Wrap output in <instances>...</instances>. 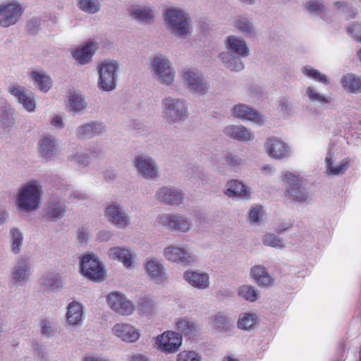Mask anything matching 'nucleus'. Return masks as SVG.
Listing matches in <instances>:
<instances>
[{"label": "nucleus", "mask_w": 361, "mask_h": 361, "mask_svg": "<svg viewBox=\"0 0 361 361\" xmlns=\"http://www.w3.org/2000/svg\"><path fill=\"white\" fill-rule=\"evenodd\" d=\"M164 23L172 35L185 39L191 35L192 20L189 14L180 7H170L164 13Z\"/></svg>", "instance_id": "nucleus-1"}, {"label": "nucleus", "mask_w": 361, "mask_h": 361, "mask_svg": "<svg viewBox=\"0 0 361 361\" xmlns=\"http://www.w3.org/2000/svg\"><path fill=\"white\" fill-rule=\"evenodd\" d=\"M149 70L153 79L159 84L171 87L176 80V73L171 59L165 54L157 53L152 56Z\"/></svg>", "instance_id": "nucleus-2"}, {"label": "nucleus", "mask_w": 361, "mask_h": 361, "mask_svg": "<svg viewBox=\"0 0 361 361\" xmlns=\"http://www.w3.org/2000/svg\"><path fill=\"white\" fill-rule=\"evenodd\" d=\"M41 195V186L37 181H30L23 185L16 197L18 210L30 212L36 209L39 204Z\"/></svg>", "instance_id": "nucleus-3"}, {"label": "nucleus", "mask_w": 361, "mask_h": 361, "mask_svg": "<svg viewBox=\"0 0 361 361\" xmlns=\"http://www.w3.org/2000/svg\"><path fill=\"white\" fill-rule=\"evenodd\" d=\"M163 117L169 123H178L188 117V103L183 98L169 95L161 102Z\"/></svg>", "instance_id": "nucleus-4"}, {"label": "nucleus", "mask_w": 361, "mask_h": 361, "mask_svg": "<svg viewBox=\"0 0 361 361\" xmlns=\"http://www.w3.org/2000/svg\"><path fill=\"white\" fill-rule=\"evenodd\" d=\"M282 181L286 188V195L296 204H308L312 200L309 191L302 186L300 176L295 173L286 171Z\"/></svg>", "instance_id": "nucleus-5"}, {"label": "nucleus", "mask_w": 361, "mask_h": 361, "mask_svg": "<svg viewBox=\"0 0 361 361\" xmlns=\"http://www.w3.org/2000/svg\"><path fill=\"white\" fill-rule=\"evenodd\" d=\"M119 68L120 64L116 60L106 59L102 61L97 67V87L104 92L114 90L117 86Z\"/></svg>", "instance_id": "nucleus-6"}, {"label": "nucleus", "mask_w": 361, "mask_h": 361, "mask_svg": "<svg viewBox=\"0 0 361 361\" xmlns=\"http://www.w3.org/2000/svg\"><path fill=\"white\" fill-rule=\"evenodd\" d=\"M180 78L190 94L203 96L209 92V82L200 70L193 68H184L181 71Z\"/></svg>", "instance_id": "nucleus-7"}, {"label": "nucleus", "mask_w": 361, "mask_h": 361, "mask_svg": "<svg viewBox=\"0 0 361 361\" xmlns=\"http://www.w3.org/2000/svg\"><path fill=\"white\" fill-rule=\"evenodd\" d=\"M158 225L171 231L185 233L193 228L192 220L188 216L180 213H164L157 218Z\"/></svg>", "instance_id": "nucleus-8"}, {"label": "nucleus", "mask_w": 361, "mask_h": 361, "mask_svg": "<svg viewBox=\"0 0 361 361\" xmlns=\"http://www.w3.org/2000/svg\"><path fill=\"white\" fill-rule=\"evenodd\" d=\"M153 346L159 352L170 355L177 353L183 343L182 334L174 331H166L154 337Z\"/></svg>", "instance_id": "nucleus-9"}, {"label": "nucleus", "mask_w": 361, "mask_h": 361, "mask_svg": "<svg viewBox=\"0 0 361 361\" xmlns=\"http://www.w3.org/2000/svg\"><path fill=\"white\" fill-rule=\"evenodd\" d=\"M133 165L138 176L147 180H157L160 178V170L156 160L147 154L135 157Z\"/></svg>", "instance_id": "nucleus-10"}, {"label": "nucleus", "mask_w": 361, "mask_h": 361, "mask_svg": "<svg viewBox=\"0 0 361 361\" xmlns=\"http://www.w3.org/2000/svg\"><path fill=\"white\" fill-rule=\"evenodd\" d=\"M82 274L94 281L104 280V267L98 257L92 253L84 255L80 260Z\"/></svg>", "instance_id": "nucleus-11"}, {"label": "nucleus", "mask_w": 361, "mask_h": 361, "mask_svg": "<svg viewBox=\"0 0 361 361\" xmlns=\"http://www.w3.org/2000/svg\"><path fill=\"white\" fill-rule=\"evenodd\" d=\"M143 269L147 277L154 284L163 285L169 281L165 265L160 259L148 257L143 264Z\"/></svg>", "instance_id": "nucleus-12"}, {"label": "nucleus", "mask_w": 361, "mask_h": 361, "mask_svg": "<svg viewBox=\"0 0 361 361\" xmlns=\"http://www.w3.org/2000/svg\"><path fill=\"white\" fill-rule=\"evenodd\" d=\"M106 221L111 226L125 229L131 224V218L123 207L118 202H112L104 210Z\"/></svg>", "instance_id": "nucleus-13"}, {"label": "nucleus", "mask_w": 361, "mask_h": 361, "mask_svg": "<svg viewBox=\"0 0 361 361\" xmlns=\"http://www.w3.org/2000/svg\"><path fill=\"white\" fill-rule=\"evenodd\" d=\"M106 303L111 310L121 316H130L135 310V305L124 293L113 291L106 295Z\"/></svg>", "instance_id": "nucleus-14"}, {"label": "nucleus", "mask_w": 361, "mask_h": 361, "mask_svg": "<svg viewBox=\"0 0 361 361\" xmlns=\"http://www.w3.org/2000/svg\"><path fill=\"white\" fill-rule=\"evenodd\" d=\"M32 264L28 259L20 257L12 267L9 276V282L13 286H24L32 276Z\"/></svg>", "instance_id": "nucleus-15"}, {"label": "nucleus", "mask_w": 361, "mask_h": 361, "mask_svg": "<svg viewBox=\"0 0 361 361\" xmlns=\"http://www.w3.org/2000/svg\"><path fill=\"white\" fill-rule=\"evenodd\" d=\"M24 12L23 5L13 1L0 5V27H8L16 25L21 18Z\"/></svg>", "instance_id": "nucleus-16"}, {"label": "nucleus", "mask_w": 361, "mask_h": 361, "mask_svg": "<svg viewBox=\"0 0 361 361\" xmlns=\"http://www.w3.org/2000/svg\"><path fill=\"white\" fill-rule=\"evenodd\" d=\"M166 260L178 264L190 265L196 261V257L184 247L170 245L163 250Z\"/></svg>", "instance_id": "nucleus-17"}, {"label": "nucleus", "mask_w": 361, "mask_h": 361, "mask_svg": "<svg viewBox=\"0 0 361 361\" xmlns=\"http://www.w3.org/2000/svg\"><path fill=\"white\" fill-rule=\"evenodd\" d=\"M231 114L233 118L250 121L259 126L264 125L266 122L264 115L245 104L234 105L231 109Z\"/></svg>", "instance_id": "nucleus-18"}, {"label": "nucleus", "mask_w": 361, "mask_h": 361, "mask_svg": "<svg viewBox=\"0 0 361 361\" xmlns=\"http://www.w3.org/2000/svg\"><path fill=\"white\" fill-rule=\"evenodd\" d=\"M156 200L168 206H179L183 203L184 193L181 189L173 186H162L155 192Z\"/></svg>", "instance_id": "nucleus-19"}, {"label": "nucleus", "mask_w": 361, "mask_h": 361, "mask_svg": "<svg viewBox=\"0 0 361 361\" xmlns=\"http://www.w3.org/2000/svg\"><path fill=\"white\" fill-rule=\"evenodd\" d=\"M264 147L267 154L276 160L288 158L291 154V148L289 145L276 137L267 139Z\"/></svg>", "instance_id": "nucleus-20"}, {"label": "nucleus", "mask_w": 361, "mask_h": 361, "mask_svg": "<svg viewBox=\"0 0 361 361\" xmlns=\"http://www.w3.org/2000/svg\"><path fill=\"white\" fill-rule=\"evenodd\" d=\"M107 256L111 260H117L122 263L127 269H133L136 263V253L126 246L110 247L107 252Z\"/></svg>", "instance_id": "nucleus-21"}, {"label": "nucleus", "mask_w": 361, "mask_h": 361, "mask_svg": "<svg viewBox=\"0 0 361 361\" xmlns=\"http://www.w3.org/2000/svg\"><path fill=\"white\" fill-rule=\"evenodd\" d=\"M111 331L114 336L126 343L136 342L141 336L140 330L127 322L116 323Z\"/></svg>", "instance_id": "nucleus-22"}, {"label": "nucleus", "mask_w": 361, "mask_h": 361, "mask_svg": "<svg viewBox=\"0 0 361 361\" xmlns=\"http://www.w3.org/2000/svg\"><path fill=\"white\" fill-rule=\"evenodd\" d=\"M183 280L197 290H206L210 286L209 274L200 269H188L183 274Z\"/></svg>", "instance_id": "nucleus-23"}, {"label": "nucleus", "mask_w": 361, "mask_h": 361, "mask_svg": "<svg viewBox=\"0 0 361 361\" xmlns=\"http://www.w3.org/2000/svg\"><path fill=\"white\" fill-rule=\"evenodd\" d=\"M9 92L17 99L24 109L33 112L37 107L35 94L24 87L16 85L9 89Z\"/></svg>", "instance_id": "nucleus-24"}, {"label": "nucleus", "mask_w": 361, "mask_h": 361, "mask_svg": "<svg viewBox=\"0 0 361 361\" xmlns=\"http://www.w3.org/2000/svg\"><path fill=\"white\" fill-rule=\"evenodd\" d=\"M209 325L215 333L221 335H231L234 326L230 319L223 312H217L209 317Z\"/></svg>", "instance_id": "nucleus-25"}, {"label": "nucleus", "mask_w": 361, "mask_h": 361, "mask_svg": "<svg viewBox=\"0 0 361 361\" xmlns=\"http://www.w3.org/2000/svg\"><path fill=\"white\" fill-rule=\"evenodd\" d=\"M85 312L83 305L77 301L70 302L66 307V322L71 327L80 326L85 318Z\"/></svg>", "instance_id": "nucleus-26"}, {"label": "nucleus", "mask_w": 361, "mask_h": 361, "mask_svg": "<svg viewBox=\"0 0 361 361\" xmlns=\"http://www.w3.org/2000/svg\"><path fill=\"white\" fill-rule=\"evenodd\" d=\"M224 47L228 52L245 58L250 55V48L246 41L240 36L229 35L224 40Z\"/></svg>", "instance_id": "nucleus-27"}, {"label": "nucleus", "mask_w": 361, "mask_h": 361, "mask_svg": "<svg viewBox=\"0 0 361 361\" xmlns=\"http://www.w3.org/2000/svg\"><path fill=\"white\" fill-rule=\"evenodd\" d=\"M251 189L243 182L235 179L228 180L226 184L225 195L231 198L250 200Z\"/></svg>", "instance_id": "nucleus-28"}, {"label": "nucleus", "mask_w": 361, "mask_h": 361, "mask_svg": "<svg viewBox=\"0 0 361 361\" xmlns=\"http://www.w3.org/2000/svg\"><path fill=\"white\" fill-rule=\"evenodd\" d=\"M224 133L239 142H248L255 139V133L252 130L243 125H229L224 128Z\"/></svg>", "instance_id": "nucleus-29"}, {"label": "nucleus", "mask_w": 361, "mask_h": 361, "mask_svg": "<svg viewBox=\"0 0 361 361\" xmlns=\"http://www.w3.org/2000/svg\"><path fill=\"white\" fill-rule=\"evenodd\" d=\"M232 25L247 37H255L258 34L252 19L245 14L235 16L232 20Z\"/></svg>", "instance_id": "nucleus-30"}, {"label": "nucleus", "mask_w": 361, "mask_h": 361, "mask_svg": "<svg viewBox=\"0 0 361 361\" xmlns=\"http://www.w3.org/2000/svg\"><path fill=\"white\" fill-rule=\"evenodd\" d=\"M350 167L348 159H343L340 162L336 163L334 156L331 152H328L325 157V168L327 175L340 176L345 173Z\"/></svg>", "instance_id": "nucleus-31"}, {"label": "nucleus", "mask_w": 361, "mask_h": 361, "mask_svg": "<svg viewBox=\"0 0 361 361\" xmlns=\"http://www.w3.org/2000/svg\"><path fill=\"white\" fill-rule=\"evenodd\" d=\"M38 152L41 157L49 160L57 154L56 140L54 137H43L38 143Z\"/></svg>", "instance_id": "nucleus-32"}, {"label": "nucleus", "mask_w": 361, "mask_h": 361, "mask_svg": "<svg viewBox=\"0 0 361 361\" xmlns=\"http://www.w3.org/2000/svg\"><path fill=\"white\" fill-rule=\"evenodd\" d=\"M104 131V126L102 123L91 121L79 126L76 129V135L80 137H93Z\"/></svg>", "instance_id": "nucleus-33"}, {"label": "nucleus", "mask_w": 361, "mask_h": 361, "mask_svg": "<svg viewBox=\"0 0 361 361\" xmlns=\"http://www.w3.org/2000/svg\"><path fill=\"white\" fill-rule=\"evenodd\" d=\"M250 276L259 286L268 287L272 286L274 283V279L263 266L255 265L252 267Z\"/></svg>", "instance_id": "nucleus-34"}, {"label": "nucleus", "mask_w": 361, "mask_h": 361, "mask_svg": "<svg viewBox=\"0 0 361 361\" xmlns=\"http://www.w3.org/2000/svg\"><path fill=\"white\" fill-rule=\"evenodd\" d=\"M87 105L85 97L82 94L73 92L68 98L66 109L68 111L81 114L85 111Z\"/></svg>", "instance_id": "nucleus-35"}, {"label": "nucleus", "mask_w": 361, "mask_h": 361, "mask_svg": "<svg viewBox=\"0 0 361 361\" xmlns=\"http://www.w3.org/2000/svg\"><path fill=\"white\" fill-rule=\"evenodd\" d=\"M340 83L348 93L358 94L361 92V78L353 73H346L343 75L340 80Z\"/></svg>", "instance_id": "nucleus-36"}, {"label": "nucleus", "mask_w": 361, "mask_h": 361, "mask_svg": "<svg viewBox=\"0 0 361 361\" xmlns=\"http://www.w3.org/2000/svg\"><path fill=\"white\" fill-rule=\"evenodd\" d=\"M223 65L228 69L235 72L243 70L245 66L241 60V56L234 55L231 52H222L219 54Z\"/></svg>", "instance_id": "nucleus-37"}, {"label": "nucleus", "mask_w": 361, "mask_h": 361, "mask_svg": "<svg viewBox=\"0 0 361 361\" xmlns=\"http://www.w3.org/2000/svg\"><path fill=\"white\" fill-rule=\"evenodd\" d=\"M96 45L94 43H89L81 47L73 50L72 55L73 58L80 64L87 63L92 59Z\"/></svg>", "instance_id": "nucleus-38"}, {"label": "nucleus", "mask_w": 361, "mask_h": 361, "mask_svg": "<svg viewBox=\"0 0 361 361\" xmlns=\"http://www.w3.org/2000/svg\"><path fill=\"white\" fill-rule=\"evenodd\" d=\"M10 248L12 253L18 255L21 252L24 235L22 231L17 227H12L8 233Z\"/></svg>", "instance_id": "nucleus-39"}, {"label": "nucleus", "mask_w": 361, "mask_h": 361, "mask_svg": "<svg viewBox=\"0 0 361 361\" xmlns=\"http://www.w3.org/2000/svg\"><path fill=\"white\" fill-rule=\"evenodd\" d=\"M66 212L65 203L61 200H52L47 207V216L51 221L62 219Z\"/></svg>", "instance_id": "nucleus-40"}, {"label": "nucleus", "mask_w": 361, "mask_h": 361, "mask_svg": "<svg viewBox=\"0 0 361 361\" xmlns=\"http://www.w3.org/2000/svg\"><path fill=\"white\" fill-rule=\"evenodd\" d=\"M41 284L52 291H59L63 287V279L59 274L48 273L42 278Z\"/></svg>", "instance_id": "nucleus-41"}, {"label": "nucleus", "mask_w": 361, "mask_h": 361, "mask_svg": "<svg viewBox=\"0 0 361 361\" xmlns=\"http://www.w3.org/2000/svg\"><path fill=\"white\" fill-rule=\"evenodd\" d=\"M30 78L43 92H48L52 85L51 78L44 72L32 71L30 73Z\"/></svg>", "instance_id": "nucleus-42"}, {"label": "nucleus", "mask_w": 361, "mask_h": 361, "mask_svg": "<svg viewBox=\"0 0 361 361\" xmlns=\"http://www.w3.org/2000/svg\"><path fill=\"white\" fill-rule=\"evenodd\" d=\"M139 310L145 314H152L157 309V303L154 298L148 295L140 296L137 301Z\"/></svg>", "instance_id": "nucleus-43"}, {"label": "nucleus", "mask_w": 361, "mask_h": 361, "mask_svg": "<svg viewBox=\"0 0 361 361\" xmlns=\"http://www.w3.org/2000/svg\"><path fill=\"white\" fill-rule=\"evenodd\" d=\"M301 71L305 77L317 82L325 85L330 84V79L327 77L326 75L322 73L319 71L309 65L303 66L301 69Z\"/></svg>", "instance_id": "nucleus-44"}, {"label": "nucleus", "mask_w": 361, "mask_h": 361, "mask_svg": "<svg viewBox=\"0 0 361 361\" xmlns=\"http://www.w3.org/2000/svg\"><path fill=\"white\" fill-rule=\"evenodd\" d=\"M257 324V316L252 313H242L239 315L237 326L244 331L252 330Z\"/></svg>", "instance_id": "nucleus-45"}, {"label": "nucleus", "mask_w": 361, "mask_h": 361, "mask_svg": "<svg viewBox=\"0 0 361 361\" xmlns=\"http://www.w3.org/2000/svg\"><path fill=\"white\" fill-rule=\"evenodd\" d=\"M305 95L312 103L319 104L329 103L328 98L321 93L314 85L307 86L305 88Z\"/></svg>", "instance_id": "nucleus-46"}, {"label": "nucleus", "mask_w": 361, "mask_h": 361, "mask_svg": "<svg viewBox=\"0 0 361 361\" xmlns=\"http://www.w3.org/2000/svg\"><path fill=\"white\" fill-rule=\"evenodd\" d=\"M238 295L250 302H255L259 298V293L257 290L250 284H244L238 287L237 290Z\"/></svg>", "instance_id": "nucleus-47"}, {"label": "nucleus", "mask_w": 361, "mask_h": 361, "mask_svg": "<svg viewBox=\"0 0 361 361\" xmlns=\"http://www.w3.org/2000/svg\"><path fill=\"white\" fill-rule=\"evenodd\" d=\"M176 329L184 336L192 335L195 331V325L185 317L178 318L175 322Z\"/></svg>", "instance_id": "nucleus-48"}, {"label": "nucleus", "mask_w": 361, "mask_h": 361, "mask_svg": "<svg viewBox=\"0 0 361 361\" xmlns=\"http://www.w3.org/2000/svg\"><path fill=\"white\" fill-rule=\"evenodd\" d=\"M132 16L138 21L144 23H149L154 17L153 10L149 6L134 9Z\"/></svg>", "instance_id": "nucleus-49"}, {"label": "nucleus", "mask_w": 361, "mask_h": 361, "mask_svg": "<svg viewBox=\"0 0 361 361\" xmlns=\"http://www.w3.org/2000/svg\"><path fill=\"white\" fill-rule=\"evenodd\" d=\"M264 245L269 246L276 249H283L286 247V241L279 235L274 233H267L262 238Z\"/></svg>", "instance_id": "nucleus-50"}, {"label": "nucleus", "mask_w": 361, "mask_h": 361, "mask_svg": "<svg viewBox=\"0 0 361 361\" xmlns=\"http://www.w3.org/2000/svg\"><path fill=\"white\" fill-rule=\"evenodd\" d=\"M65 196H67L71 202L73 204H81L89 198L86 193L74 190L69 186L66 187Z\"/></svg>", "instance_id": "nucleus-51"}, {"label": "nucleus", "mask_w": 361, "mask_h": 361, "mask_svg": "<svg viewBox=\"0 0 361 361\" xmlns=\"http://www.w3.org/2000/svg\"><path fill=\"white\" fill-rule=\"evenodd\" d=\"M78 7L82 11L90 14L97 13L101 8L99 0H79Z\"/></svg>", "instance_id": "nucleus-52"}, {"label": "nucleus", "mask_w": 361, "mask_h": 361, "mask_svg": "<svg viewBox=\"0 0 361 361\" xmlns=\"http://www.w3.org/2000/svg\"><path fill=\"white\" fill-rule=\"evenodd\" d=\"M40 334L46 337L49 338L54 334V322L48 318H43L39 322Z\"/></svg>", "instance_id": "nucleus-53"}, {"label": "nucleus", "mask_w": 361, "mask_h": 361, "mask_svg": "<svg viewBox=\"0 0 361 361\" xmlns=\"http://www.w3.org/2000/svg\"><path fill=\"white\" fill-rule=\"evenodd\" d=\"M176 361H202V356L193 350H183L176 355Z\"/></svg>", "instance_id": "nucleus-54"}, {"label": "nucleus", "mask_w": 361, "mask_h": 361, "mask_svg": "<svg viewBox=\"0 0 361 361\" xmlns=\"http://www.w3.org/2000/svg\"><path fill=\"white\" fill-rule=\"evenodd\" d=\"M34 355L38 361H47L49 358L48 351L45 346L39 342L32 344Z\"/></svg>", "instance_id": "nucleus-55"}, {"label": "nucleus", "mask_w": 361, "mask_h": 361, "mask_svg": "<svg viewBox=\"0 0 361 361\" xmlns=\"http://www.w3.org/2000/svg\"><path fill=\"white\" fill-rule=\"evenodd\" d=\"M263 208L260 205L252 206L249 212L250 221L255 225H258L262 221L263 216Z\"/></svg>", "instance_id": "nucleus-56"}, {"label": "nucleus", "mask_w": 361, "mask_h": 361, "mask_svg": "<svg viewBox=\"0 0 361 361\" xmlns=\"http://www.w3.org/2000/svg\"><path fill=\"white\" fill-rule=\"evenodd\" d=\"M305 8L307 12L319 15L324 10V6L317 0H310L305 4Z\"/></svg>", "instance_id": "nucleus-57"}, {"label": "nucleus", "mask_w": 361, "mask_h": 361, "mask_svg": "<svg viewBox=\"0 0 361 361\" xmlns=\"http://www.w3.org/2000/svg\"><path fill=\"white\" fill-rule=\"evenodd\" d=\"M224 160L228 166L232 168L239 166L243 162V159L239 155L230 152L225 154Z\"/></svg>", "instance_id": "nucleus-58"}, {"label": "nucleus", "mask_w": 361, "mask_h": 361, "mask_svg": "<svg viewBox=\"0 0 361 361\" xmlns=\"http://www.w3.org/2000/svg\"><path fill=\"white\" fill-rule=\"evenodd\" d=\"M69 160L74 164L87 166L90 164V157L85 153H75L69 156Z\"/></svg>", "instance_id": "nucleus-59"}, {"label": "nucleus", "mask_w": 361, "mask_h": 361, "mask_svg": "<svg viewBox=\"0 0 361 361\" xmlns=\"http://www.w3.org/2000/svg\"><path fill=\"white\" fill-rule=\"evenodd\" d=\"M0 123L5 128H11L14 125V118L11 109L5 110L1 116Z\"/></svg>", "instance_id": "nucleus-60"}, {"label": "nucleus", "mask_w": 361, "mask_h": 361, "mask_svg": "<svg viewBox=\"0 0 361 361\" xmlns=\"http://www.w3.org/2000/svg\"><path fill=\"white\" fill-rule=\"evenodd\" d=\"M90 237V230L87 227L82 226L78 228L77 233V240L79 244H86Z\"/></svg>", "instance_id": "nucleus-61"}, {"label": "nucleus", "mask_w": 361, "mask_h": 361, "mask_svg": "<svg viewBox=\"0 0 361 361\" xmlns=\"http://www.w3.org/2000/svg\"><path fill=\"white\" fill-rule=\"evenodd\" d=\"M348 32L354 39L361 42V23H353L348 27Z\"/></svg>", "instance_id": "nucleus-62"}, {"label": "nucleus", "mask_w": 361, "mask_h": 361, "mask_svg": "<svg viewBox=\"0 0 361 361\" xmlns=\"http://www.w3.org/2000/svg\"><path fill=\"white\" fill-rule=\"evenodd\" d=\"M336 5H338L339 8H341L342 11L344 12L346 16L349 18H354L357 14V10L354 8H350L343 2H337Z\"/></svg>", "instance_id": "nucleus-63"}, {"label": "nucleus", "mask_w": 361, "mask_h": 361, "mask_svg": "<svg viewBox=\"0 0 361 361\" xmlns=\"http://www.w3.org/2000/svg\"><path fill=\"white\" fill-rule=\"evenodd\" d=\"M50 124L57 130H61L64 128L63 118L60 115L53 116L50 119Z\"/></svg>", "instance_id": "nucleus-64"}]
</instances>
